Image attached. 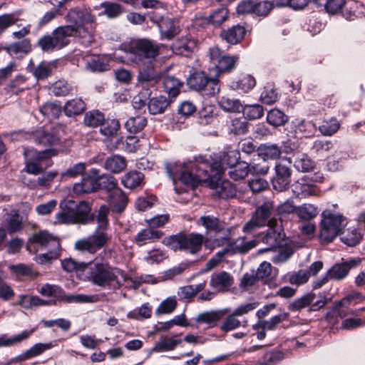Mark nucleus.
<instances>
[{
	"label": "nucleus",
	"mask_w": 365,
	"mask_h": 365,
	"mask_svg": "<svg viewBox=\"0 0 365 365\" xmlns=\"http://www.w3.org/2000/svg\"><path fill=\"white\" fill-rule=\"evenodd\" d=\"M88 279L93 284L108 289H118L127 280L126 274L107 262L90 264Z\"/></svg>",
	"instance_id": "3"
},
{
	"label": "nucleus",
	"mask_w": 365,
	"mask_h": 365,
	"mask_svg": "<svg viewBox=\"0 0 365 365\" xmlns=\"http://www.w3.org/2000/svg\"><path fill=\"white\" fill-rule=\"evenodd\" d=\"M293 255V250L291 247L280 248L277 252H274L271 259L274 264H282L287 262Z\"/></svg>",
	"instance_id": "62"
},
{
	"label": "nucleus",
	"mask_w": 365,
	"mask_h": 365,
	"mask_svg": "<svg viewBox=\"0 0 365 365\" xmlns=\"http://www.w3.org/2000/svg\"><path fill=\"white\" fill-rule=\"evenodd\" d=\"M165 167L174 184L179 180L191 187H195L202 182H207L208 173L212 170L203 156L195 158L194 161L186 163L169 162L165 163Z\"/></svg>",
	"instance_id": "1"
},
{
	"label": "nucleus",
	"mask_w": 365,
	"mask_h": 365,
	"mask_svg": "<svg viewBox=\"0 0 365 365\" xmlns=\"http://www.w3.org/2000/svg\"><path fill=\"white\" fill-rule=\"evenodd\" d=\"M240 153L238 151L233 150H230L223 154L220 158V162H214L211 163L208 159L209 165L211 167V170L208 173L207 180L211 178H216L229 170L231 166L236 164L240 159Z\"/></svg>",
	"instance_id": "10"
},
{
	"label": "nucleus",
	"mask_w": 365,
	"mask_h": 365,
	"mask_svg": "<svg viewBox=\"0 0 365 365\" xmlns=\"http://www.w3.org/2000/svg\"><path fill=\"white\" fill-rule=\"evenodd\" d=\"M257 242L255 240H247L246 237H240L228 243L225 247L227 255L231 256L235 254H245L255 247Z\"/></svg>",
	"instance_id": "18"
},
{
	"label": "nucleus",
	"mask_w": 365,
	"mask_h": 365,
	"mask_svg": "<svg viewBox=\"0 0 365 365\" xmlns=\"http://www.w3.org/2000/svg\"><path fill=\"white\" fill-rule=\"evenodd\" d=\"M123 46L127 60L138 66L150 63L159 54L160 46L145 38L135 40L130 45Z\"/></svg>",
	"instance_id": "4"
},
{
	"label": "nucleus",
	"mask_w": 365,
	"mask_h": 365,
	"mask_svg": "<svg viewBox=\"0 0 365 365\" xmlns=\"http://www.w3.org/2000/svg\"><path fill=\"white\" fill-rule=\"evenodd\" d=\"M120 125L116 119H108L101 125L100 131L102 135L108 138H113L117 135Z\"/></svg>",
	"instance_id": "52"
},
{
	"label": "nucleus",
	"mask_w": 365,
	"mask_h": 365,
	"mask_svg": "<svg viewBox=\"0 0 365 365\" xmlns=\"http://www.w3.org/2000/svg\"><path fill=\"white\" fill-rule=\"evenodd\" d=\"M340 127L339 123L336 119H331L329 121H324L319 127V130L323 135L330 136L337 132Z\"/></svg>",
	"instance_id": "64"
},
{
	"label": "nucleus",
	"mask_w": 365,
	"mask_h": 365,
	"mask_svg": "<svg viewBox=\"0 0 365 365\" xmlns=\"http://www.w3.org/2000/svg\"><path fill=\"white\" fill-rule=\"evenodd\" d=\"M77 33L73 26H61L55 29L51 34L44 35L38 41V46L44 52H53L68 45L69 37Z\"/></svg>",
	"instance_id": "7"
},
{
	"label": "nucleus",
	"mask_w": 365,
	"mask_h": 365,
	"mask_svg": "<svg viewBox=\"0 0 365 365\" xmlns=\"http://www.w3.org/2000/svg\"><path fill=\"white\" fill-rule=\"evenodd\" d=\"M275 175L272 182L275 190L284 191L287 190L291 182L292 171L289 167L283 162H279L275 165Z\"/></svg>",
	"instance_id": "15"
},
{
	"label": "nucleus",
	"mask_w": 365,
	"mask_h": 365,
	"mask_svg": "<svg viewBox=\"0 0 365 365\" xmlns=\"http://www.w3.org/2000/svg\"><path fill=\"white\" fill-rule=\"evenodd\" d=\"M18 304L26 309H29L34 307L45 306L48 304L37 296L21 295Z\"/></svg>",
	"instance_id": "53"
},
{
	"label": "nucleus",
	"mask_w": 365,
	"mask_h": 365,
	"mask_svg": "<svg viewBox=\"0 0 365 365\" xmlns=\"http://www.w3.org/2000/svg\"><path fill=\"white\" fill-rule=\"evenodd\" d=\"M7 229L9 233L17 232L22 228V220L16 211L12 212L6 218Z\"/></svg>",
	"instance_id": "61"
},
{
	"label": "nucleus",
	"mask_w": 365,
	"mask_h": 365,
	"mask_svg": "<svg viewBox=\"0 0 365 365\" xmlns=\"http://www.w3.org/2000/svg\"><path fill=\"white\" fill-rule=\"evenodd\" d=\"M104 120V115L98 110H91L84 116L85 124L90 127L101 125Z\"/></svg>",
	"instance_id": "58"
},
{
	"label": "nucleus",
	"mask_w": 365,
	"mask_h": 365,
	"mask_svg": "<svg viewBox=\"0 0 365 365\" xmlns=\"http://www.w3.org/2000/svg\"><path fill=\"white\" fill-rule=\"evenodd\" d=\"M319 213L317 207L312 204L304 203L297 207V215L302 220H311L315 218Z\"/></svg>",
	"instance_id": "45"
},
{
	"label": "nucleus",
	"mask_w": 365,
	"mask_h": 365,
	"mask_svg": "<svg viewBox=\"0 0 365 365\" xmlns=\"http://www.w3.org/2000/svg\"><path fill=\"white\" fill-rule=\"evenodd\" d=\"M60 208L56 215L57 224H86L90 219L91 207L86 202L76 205L73 200H64L60 203Z\"/></svg>",
	"instance_id": "5"
},
{
	"label": "nucleus",
	"mask_w": 365,
	"mask_h": 365,
	"mask_svg": "<svg viewBox=\"0 0 365 365\" xmlns=\"http://www.w3.org/2000/svg\"><path fill=\"white\" fill-rule=\"evenodd\" d=\"M96 179V190H105L108 193L111 192L118 187L117 180L112 175L103 174L97 176Z\"/></svg>",
	"instance_id": "36"
},
{
	"label": "nucleus",
	"mask_w": 365,
	"mask_h": 365,
	"mask_svg": "<svg viewBox=\"0 0 365 365\" xmlns=\"http://www.w3.org/2000/svg\"><path fill=\"white\" fill-rule=\"evenodd\" d=\"M245 33L246 31L243 26L235 25L226 31H223L221 36L228 43L237 44L244 38Z\"/></svg>",
	"instance_id": "27"
},
{
	"label": "nucleus",
	"mask_w": 365,
	"mask_h": 365,
	"mask_svg": "<svg viewBox=\"0 0 365 365\" xmlns=\"http://www.w3.org/2000/svg\"><path fill=\"white\" fill-rule=\"evenodd\" d=\"M99 6L104 9L99 15H106L109 19L116 18L123 13L122 6L117 3L104 1Z\"/></svg>",
	"instance_id": "50"
},
{
	"label": "nucleus",
	"mask_w": 365,
	"mask_h": 365,
	"mask_svg": "<svg viewBox=\"0 0 365 365\" xmlns=\"http://www.w3.org/2000/svg\"><path fill=\"white\" fill-rule=\"evenodd\" d=\"M197 225L202 227L207 234H219L222 232L226 228V225L223 221L210 215L201 216L197 220Z\"/></svg>",
	"instance_id": "19"
},
{
	"label": "nucleus",
	"mask_w": 365,
	"mask_h": 365,
	"mask_svg": "<svg viewBox=\"0 0 365 365\" xmlns=\"http://www.w3.org/2000/svg\"><path fill=\"white\" fill-rule=\"evenodd\" d=\"M250 167L245 161H238L227 170L229 177L234 180L244 179L250 173Z\"/></svg>",
	"instance_id": "32"
},
{
	"label": "nucleus",
	"mask_w": 365,
	"mask_h": 365,
	"mask_svg": "<svg viewBox=\"0 0 365 365\" xmlns=\"http://www.w3.org/2000/svg\"><path fill=\"white\" fill-rule=\"evenodd\" d=\"M86 110V104L81 98L68 101L64 106V113L71 117L81 114Z\"/></svg>",
	"instance_id": "40"
},
{
	"label": "nucleus",
	"mask_w": 365,
	"mask_h": 365,
	"mask_svg": "<svg viewBox=\"0 0 365 365\" xmlns=\"http://www.w3.org/2000/svg\"><path fill=\"white\" fill-rule=\"evenodd\" d=\"M32 136L37 144L44 146L53 145L59 141L58 138L43 129L36 130Z\"/></svg>",
	"instance_id": "35"
},
{
	"label": "nucleus",
	"mask_w": 365,
	"mask_h": 365,
	"mask_svg": "<svg viewBox=\"0 0 365 365\" xmlns=\"http://www.w3.org/2000/svg\"><path fill=\"white\" fill-rule=\"evenodd\" d=\"M207 78L204 72H195L188 78L187 84L194 90L202 91L205 88Z\"/></svg>",
	"instance_id": "54"
},
{
	"label": "nucleus",
	"mask_w": 365,
	"mask_h": 365,
	"mask_svg": "<svg viewBox=\"0 0 365 365\" xmlns=\"http://www.w3.org/2000/svg\"><path fill=\"white\" fill-rule=\"evenodd\" d=\"M9 269L16 277H30L34 278L37 276V272L25 264H11L9 266Z\"/></svg>",
	"instance_id": "42"
},
{
	"label": "nucleus",
	"mask_w": 365,
	"mask_h": 365,
	"mask_svg": "<svg viewBox=\"0 0 365 365\" xmlns=\"http://www.w3.org/2000/svg\"><path fill=\"white\" fill-rule=\"evenodd\" d=\"M147 124L145 117L143 115H136L130 117L125 123V126L128 132L137 133L141 131Z\"/></svg>",
	"instance_id": "48"
},
{
	"label": "nucleus",
	"mask_w": 365,
	"mask_h": 365,
	"mask_svg": "<svg viewBox=\"0 0 365 365\" xmlns=\"http://www.w3.org/2000/svg\"><path fill=\"white\" fill-rule=\"evenodd\" d=\"M210 61L215 65L217 73L230 72L234 69L238 60L236 56L222 54V51L218 47L210 49Z\"/></svg>",
	"instance_id": "11"
},
{
	"label": "nucleus",
	"mask_w": 365,
	"mask_h": 365,
	"mask_svg": "<svg viewBox=\"0 0 365 365\" xmlns=\"http://www.w3.org/2000/svg\"><path fill=\"white\" fill-rule=\"evenodd\" d=\"M108 213L109 207L106 205L100 207L96 216L98 227L92 235L78 240L75 242L74 248L76 250L94 254L110 242L112 235L108 232Z\"/></svg>",
	"instance_id": "2"
},
{
	"label": "nucleus",
	"mask_w": 365,
	"mask_h": 365,
	"mask_svg": "<svg viewBox=\"0 0 365 365\" xmlns=\"http://www.w3.org/2000/svg\"><path fill=\"white\" fill-rule=\"evenodd\" d=\"M6 51L11 56L22 57L31 51V43L29 38H24L19 41L11 43Z\"/></svg>",
	"instance_id": "29"
},
{
	"label": "nucleus",
	"mask_w": 365,
	"mask_h": 365,
	"mask_svg": "<svg viewBox=\"0 0 365 365\" xmlns=\"http://www.w3.org/2000/svg\"><path fill=\"white\" fill-rule=\"evenodd\" d=\"M232 283L233 277L226 272L213 274L210 280V286L218 292L228 290Z\"/></svg>",
	"instance_id": "24"
},
{
	"label": "nucleus",
	"mask_w": 365,
	"mask_h": 365,
	"mask_svg": "<svg viewBox=\"0 0 365 365\" xmlns=\"http://www.w3.org/2000/svg\"><path fill=\"white\" fill-rule=\"evenodd\" d=\"M107 201L113 212L121 213L128 203V198L120 188H115L108 194Z\"/></svg>",
	"instance_id": "23"
},
{
	"label": "nucleus",
	"mask_w": 365,
	"mask_h": 365,
	"mask_svg": "<svg viewBox=\"0 0 365 365\" xmlns=\"http://www.w3.org/2000/svg\"><path fill=\"white\" fill-rule=\"evenodd\" d=\"M163 233L154 229L153 227H148L143 229L137 233L134 238V242L138 246H143L150 242L155 241L162 237Z\"/></svg>",
	"instance_id": "26"
},
{
	"label": "nucleus",
	"mask_w": 365,
	"mask_h": 365,
	"mask_svg": "<svg viewBox=\"0 0 365 365\" xmlns=\"http://www.w3.org/2000/svg\"><path fill=\"white\" fill-rule=\"evenodd\" d=\"M165 92L171 98H175L180 93L182 86L181 82L173 76H166L163 80Z\"/></svg>",
	"instance_id": "47"
},
{
	"label": "nucleus",
	"mask_w": 365,
	"mask_h": 365,
	"mask_svg": "<svg viewBox=\"0 0 365 365\" xmlns=\"http://www.w3.org/2000/svg\"><path fill=\"white\" fill-rule=\"evenodd\" d=\"M86 68L92 72H103L109 70L108 61L106 58L94 56L86 61Z\"/></svg>",
	"instance_id": "34"
},
{
	"label": "nucleus",
	"mask_w": 365,
	"mask_h": 365,
	"mask_svg": "<svg viewBox=\"0 0 365 365\" xmlns=\"http://www.w3.org/2000/svg\"><path fill=\"white\" fill-rule=\"evenodd\" d=\"M195 47L194 41L187 37H182L176 41L172 48L175 54L186 56Z\"/></svg>",
	"instance_id": "38"
},
{
	"label": "nucleus",
	"mask_w": 365,
	"mask_h": 365,
	"mask_svg": "<svg viewBox=\"0 0 365 365\" xmlns=\"http://www.w3.org/2000/svg\"><path fill=\"white\" fill-rule=\"evenodd\" d=\"M259 155L263 160H273L279 157L281 150L277 145H263L259 149Z\"/></svg>",
	"instance_id": "51"
},
{
	"label": "nucleus",
	"mask_w": 365,
	"mask_h": 365,
	"mask_svg": "<svg viewBox=\"0 0 365 365\" xmlns=\"http://www.w3.org/2000/svg\"><path fill=\"white\" fill-rule=\"evenodd\" d=\"M267 223L269 229L262 240L269 245V247L259 250L258 251L259 254L272 251L274 247H277L281 243L284 237L282 226L278 224L276 219H271Z\"/></svg>",
	"instance_id": "12"
},
{
	"label": "nucleus",
	"mask_w": 365,
	"mask_h": 365,
	"mask_svg": "<svg viewBox=\"0 0 365 365\" xmlns=\"http://www.w3.org/2000/svg\"><path fill=\"white\" fill-rule=\"evenodd\" d=\"M228 18V11L225 8H220L214 11L207 18L210 24L215 26H220Z\"/></svg>",
	"instance_id": "57"
},
{
	"label": "nucleus",
	"mask_w": 365,
	"mask_h": 365,
	"mask_svg": "<svg viewBox=\"0 0 365 365\" xmlns=\"http://www.w3.org/2000/svg\"><path fill=\"white\" fill-rule=\"evenodd\" d=\"M159 78V73L153 68L140 71L138 75V82L143 86L154 84Z\"/></svg>",
	"instance_id": "43"
},
{
	"label": "nucleus",
	"mask_w": 365,
	"mask_h": 365,
	"mask_svg": "<svg viewBox=\"0 0 365 365\" xmlns=\"http://www.w3.org/2000/svg\"><path fill=\"white\" fill-rule=\"evenodd\" d=\"M272 209L273 205L271 202H266L259 207L252 218L244 226V232H251L257 227L265 225Z\"/></svg>",
	"instance_id": "13"
},
{
	"label": "nucleus",
	"mask_w": 365,
	"mask_h": 365,
	"mask_svg": "<svg viewBox=\"0 0 365 365\" xmlns=\"http://www.w3.org/2000/svg\"><path fill=\"white\" fill-rule=\"evenodd\" d=\"M361 263L359 258L351 259L342 263L336 264L327 272L331 279L340 280L346 277L352 268L357 267Z\"/></svg>",
	"instance_id": "17"
},
{
	"label": "nucleus",
	"mask_w": 365,
	"mask_h": 365,
	"mask_svg": "<svg viewBox=\"0 0 365 365\" xmlns=\"http://www.w3.org/2000/svg\"><path fill=\"white\" fill-rule=\"evenodd\" d=\"M204 236L199 233L171 235L163 240V243L173 250H179L190 255H197L202 250Z\"/></svg>",
	"instance_id": "8"
},
{
	"label": "nucleus",
	"mask_w": 365,
	"mask_h": 365,
	"mask_svg": "<svg viewBox=\"0 0 365 365\" xmlns=\"http://www.w3.org/2000/svg\"><path fill=\"white\" fill-rule=\"evenodd\" d=\"M220 176L216 178H211L207 182L210 180V186L212 188L215 190L216 193L220 197L222 198H232L236 195L237 189L234 184L228 180H222L220 182L214 183V180L217 179Z\"/></svg>",
	"instance_id": "25"
},
{
	"label": "nucleus",
	"mask_w": 365,
	"mask_h": 365,
	"mask_svg": "<svg viewBox=\"0 0 365 365\" xmlns=\"http://www.w3.org/2000/svg\"><path fill=\"white\" fill-rule=\"evenodd\" d=\"M54 155L55 153L51 150H45L43 151L38 152L36 154L34 161L26 163L25 167L26 171L29 174H33L35 175L42 173L46 168L51 166V165L50 162H48L45 167H43V161Z\"/></svg>",
	"instance_id": "20"
},
{
	"label": "nucleus",
	"mask_w": 365,
	"mask_h": 365,
	"mask_svg": "<svg viewBox=\"0 0 365 365\" xmlns=\"http://www.w3.org/2000/svg\"><path fill=\"white\" fill-rule=\"evenodd\" d=\"M242 111L245 118L250 120L259 119L264 115V108L259 104L246 105Z\"/></svg>",
	"instance_id": "56"
},
{
	"label": "nucleus",
	"mask_w": 365,
	"mask_h": 365,
	"mask_svg": "<svg viewBox=\"0 0 365 365\" xmlns=\"http://www.w3.org/2000/svg\"><path fill=\"white\" fill-rule=\"evenodd\" d=\"M52 347L51 343H38L31 346L29 349L26 350L23 354H20L16 357L17 360H26L41 354L46 350L50 349Z\"/></svg>",
	"instance_id": "39"
},
{
	"label": "nucleus",
	"mask_w": 365,
	"mask_h": 365,
	"mask_svg": "<svg viewBox=\"0 0 365 365\" xmlns=\"http://www.w3.org/2000/svg\"><path fill=\"white\" fill-rule=\"evenodd\" d=\"M362 239V235L356 227H349L340 234L341 241L349 247L358 245Z\"/></svg>",
	"instance_id": "31"
},
{
	"label": "nucleus",
	"mask_w": 365,
	"mask_h": 365,
	"mask_svg": "<svg viewBox=\"0 0 365 365\" xmlns=\"http://www.w3.org/2000/svg\"><path fill=\"white\" fill-rule=\"evenodd\" d=\"M170 104L165 96L152 98L148 104L149 113L152 115L163 113Z\"/></svg>",
	"instance_id": "37"
},
{
	"label": "nucleus",
	"mask_w": 365,
	"mask_h": 365,
	"mask_svg": "<svg viewBox=\"0 0 365 365\" xmlns=\"http://www.w3.org/2000/svg\"><path fill=\"white\" fill-rule=\"evenodd\" d=\"M292 192L296 197L305 198L317 195L319 190L307 178H302L293 184Z\"/></svg>",
	"instance_id": "21"
},
{
	"label": "nucleus",
	"mask_w": 365,
	"mask_h": 365,
	"mask_svg": "<svg viewBox=\"0 0 365 365\" xmlns=\"http://www.w3.org/2000/svg\"><path fill=\"white\" fill-rule=\"evenodd\" d=\"M267 120L270 125L277 127L284 125L287 120V115L278 109H272L267 113Z\"/></svg>",
	"instance_id": "55"
},
{
	"label": "nucleus",
	"mask_w": 365,
	"mask_h": 365,
	"mask_svg": "<svg viewBox=\"0 0 365 365\" xmlns=\"http://www.w3.org/2000/svg\"><path fill=\"white\" fill-rule=\"evenodd\" d=\"M178 302L175 296L168 297L163 301L156 310L157 314H170L173 312L176 307Z\"/></svg>",
	"instance_id": "63"
},
{
	"label": "nucleus",
	"mask_w": 365,
	"mask_h": 365,
	"mask_svg": "<svg viewBox=\"0 0 365 365\" xmlns=\"http://www.w3.org/2000/svg\"><path fill=\"white\" fill-rule=\"evenodd\" d=\"M288 318V314L282 313L272 317L269 320H262L254 326V329L262 328L264 330H273L277 325Z\"/></svg>",
	"instance_id": "46"
},
{
	"label": "nucleus",
	"mask_w": 365,
	"mask_h": 365,
	"mask_svg": "<svg viewBox=\"0 0 365 365\" xmlns=\"http://www.w3.org/2000/svg\"><path fill=\"white\" fill-rule=\"evenodd\" d=\"M126 166L125 158L120 155H113L108 157L104 163V168L113 173H120Z\"/></svg>",
	"instance_id": "30"
},
{
	"label": "nucleus",
	"mask_w": 365,
	"mask_h": 365,
	"mask_svg": "<svg viewBox=\"0 0 365 365\" xmlns=\"http://www.w3.org/2000/svg\"><path fill=\"white\" fill-rule=\"evenodd\" d=\"M222 314L219 311L205 312L197 315L196 322L200 324H207L210 327H215L220 319Z\"/></svg>",
	"instance_id": "49"
},
{
	"label": "nucleus",
	"mask_w": 365,
	"mask_h": 365,
	"mask_svg": "<svg viewBox=\"0 0 365 365\" xmlns=\"http://www.w3.org/2000/svg\"><path fill=\"white\" fill-rule=\"evenodd\" d=\"M347 223V219L341 213L327 209L324 210L320 222V238L327 242H331L340 235Z\"/></svg>",
	"instance_id": "6"
},
{
	"label": "nucleus",
	"mask_w": 365,
	"mask_h": 365,
	"mask_svg": "<svg viewBox=\"0 0 365 365\" xmlns=\"http://www.w3.org/2000/svg\"><path fill=\"white\" fill-rule=\"evenodd\" d=\"M364 297L362 296V294L359 292H356L351 294L347 295L344 298H343L341 301H339L334 304V307L332 308V310L330 312H327L326 314V319L329 322H332V314H337L340 317V318H342L345 316V314L340 312V309L343 307H349L352 302H354L355 304L361 302Z\"/></svg>",
	"instance_id": "22"
},
{
	"label": "nucleus",
	"mask_w": 365,
	"mask_h": 365,
	"mask_svg": "<svg viewBox=\"0 0 365 365\" xmlns=\"http://www.w3.org/2000/svg\"><path fill=\"white\" fill-rule=\"evenodd\" d=\"M61 264L64 270H66V272H71L74 271H84L87 268L88 264L83 262H78L72 258H68L63 259L61 262Z\"/></svg>",
	"instance_id": "59"
},
{
	"label": "nucleus",
	"mask_w": 365,
	"mask_h": 365,
	"mask_svg": "<svg viewBox=\"0 0 365 365\" xmlns=\"http://www.w3.org/2000/svg\"><path fill=\"white\" fill-rule=\"evenodd\" d=\"M150 20L158 25L161 39L170 40L180 32L179 22L174 19L158 16L153 12Z\"/></svg>",
	"instance_id": "9"
},
{
	"label": "nucleus",
	"mask_w": 365,
	"mask_h": 365,
	"mask_svg": "<svg viewBox=\"0 0 365 365\" xmlns=\"http://www.w3.org/2000/svg\"><path fill=\"white\" fill-rule=\"evenodd\" d=\"M181 339H175L173 338H162L151 349L150 353L153 352H163L172 351L175 347L180 344Z\"/></svg>",
	"instance_id": "41"
},
{
	"label": "nucleus",
	"mask_w": 365,
	"mask_h": 365,
	"mask_svg": "<svg viewBox=\"0 0 365 365\" xmlns=\"http://www.w3.org/2000/svg\"><path fill=\"white\" fill-rule=\"evenodd\" d=\"M219 104L220 108L227 112L240 113L243 109L240 100L229 96H222Z\"/></svg>",
	"instance_id": "44"
},
{
	"label": "nucleus",
	"mask_w": 365,
	"mask_h": 365,
	"mask_svg": "<svg viewBox=\"0 0 365 365\" xmlns=\"http://www.w3.org/2000/svg\"><path fill=\"white\" fill-rule=\"evenodd\" d=\"M96 179L89 175L83 176L81 181L73 185V192L76 194H84L96 191Z\"/></svg>",
	"instance_id": "33"
},
{
	"label": "nucleus",
	"mask_w": 365,
	"mask_h": 365,
	"mask_svg": "<svg viewBox=\"0 0 365 365\" xmlns=\"http://www.w3.org/2000/svg\"><path fill=\"white\" fill-rule=\"evenodd\" d=\"M66 20L75 26L91 24L96 21V16L92 14L91 10L86 6H76L71 8L66 16Z\"/></svg>",
	"instance_id": "14"
},
{
	"label": "nucleus",
	"mask_w": 365,
	"mask_h": 365,
	"mask_svg": "<svg viewBox=\"0 0 365 365\" xmlns=\"http://www.w3.org/2000/svg\"><path fill=\"white\" fill-rule=\"evenodd\" d=\"M144 175L139 171L133 170L125 173L121 178L122 185L128 189H134L143 184Z\"/></svg>",
	"instance_id": "28"
},
{
	"label": "nucleus",
	"mask_w": 365,
	"mask_h": 365,
	"mask_svg": "<svg viewBox=\"0 0 365 365\" xmlns=\"http://www.w3.org/2000/svg\"><path fill=\"white\" fill-rule=\"evenodd\" d=\"M31 245L28 246L30 250L33 245H39L42 249L60 250L61 245L58 237L46 230L35 232L30 239Z\"/></svg>",
	"instance_id": "16"
},
{
	"label": "nucleus",
	"mask_w": 365,
	"mask_h": 365,
	"mask_svg": "<svg viewBox=\"0 0 365 365\" xmlns=\"http://www.w3.org/2000/svg\"><path fill=\"white\" fill-rule=\"evenodd\" d=\"M316 295L314 293H309L303 297L294 300L290 305L289 309L292 311L300 310L309 306L315 299Z\"/></svg>",
	"instance_id": "60"
}]
</instances>
